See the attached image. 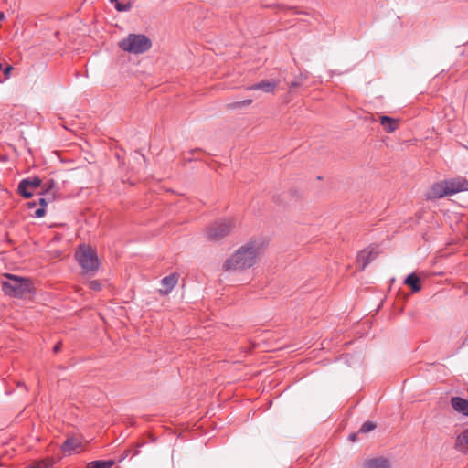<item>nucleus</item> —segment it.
Returning <instances> with one entry per match:
<instances>
[{"label": "nucleus", "mask_w": 468, "mask_h": 468, "mask_svg": "<svg viewBox=\"0 0 468 468\" xmlns=\"http://www.w3.org/2000/svg\"><path fill=\"white\" fill-rule=\"evenodd\" d=\"M264 242L261 239H251L245 245L239 247L223 263L225 271H242L251 268L262 252Z\"/></svg>", "instance_id": "obj_1"}, {"label": "nucleus", "mask_w": 468, "mask_h": 468, "mask_svg": "<svg viewBox=\"0 0 468 468\" xmlns=\"http://www.w3.org/2000/svg\"><path fill=\"white\" fill-rule=\"evenodd\" d=\"M463 191H468V180L455 177L435 183L429 190L427 197L430 199H436Z\"/></svg>", "instance_id": "obj_2"}, {"label": "nucleus", "mask_w": 468, "mask_h": 468, "mask_svg": "<svg viewBox=\"0 0 468 468\" xmlns=\"http://www.w3.org/2000/svg\"><path fill=\"white\" fill-rule=\"evenodd\" d=\"M2 290L8 296L22 298L32 292L33 285L27 278L7 274L2 282Z\"/></svg>", "instance_id": "obj_3"}, {"label": "nucleus", "mask_w": 468, "mask_h": 468, "mask_svg": "<svg viewBox=\"0 0 468 468\" xmlns=\"http://www.w3.org/2000/svg\"><path fill=\"white\" fill-rule=\"evenodd\" d=\"M119 47L123 51L131 54H142L150 49L152 42L145 35L129 34L119 42Z\"/></svg>", "instance_id": "obj_4"}, {"label": "nucleus", "mask_w": 468, "mask_h": 468, "mask_svg": "<svg viewBox=\"0 0 468 468\" xmlns=\"http://www.w3.org/2000/svg\"><path fill=\"white\" fill-rule=\"evenodd\" d=\"M75 258L86 273H94L100 266L96 251L90 246L81 244L75 252Z\"/></svg>", "instance_id": "obj_5"}, {"label": "nucleus", "mask_w": 468, "mask_h": 468, "mask_svg": "<svg viewBox=\"0 0 468 468\" xmlns=\"http://www.w3.org/2000/svg\"><path fill=\"white\" fill-rule=\"evenodd\" d=\"M235 227V220L232 218L215 221L207 229V238L212 241H218L226 237Z\"/></svg>", "instance_id": "obj_6"}, {"label": "nucleus", "mask_w": 468, "mask_h": 468, "mask_svg": "<svg viewBox=\"0 0 468 468\" xmlns=\"http://www.w3.org/2000/svg\"><path fill=\"white\" fill-rule=\"evenodd\" d=\"M60 449L64 455H71L73 453H79L83 449V445L80 441H64Z\"/></svg>", "instance_id": "obj_7"}, {"label": "nucleus", "mask_w": 468, "mask_h": 468, "mask_svg": "<svg viewBox=\"0 0 468 468\" xmlns=\"http://www.w3.org/2000/svg\"><path fill=\"white\" fill-rule=\"evenodd\" d=\"M177 282L178 275L176 273H172L166 277H164L161 281L162 288L160 289V292L164 294L169 293L176 285Z\"/></svg>", "instance_id": "obj_8"}, {"label": "nucleus", "mask_w": 468, "mask_h": 468, "mask_svg": "<svg viewBox=\"0 0 468 468\" xmlns=\"http://www.w3.org/2000/svg\"><path fill=\"white\" fill-rule=\"evenodd\" d=\"M362 468H390V463L384 457H376L366 460Z\"/></svg>", "instance_id": "obj_9"}, {"label": "nucleus", "mask_w": 468, "mask_h": 468, "mask_svg": "<svg viewBox=\"0 0 468 468\" xmlns=\"http://www.w3.org/2000/svg\"><path fill=\"white\" fill-rule=\"evenodd\" d=\"M453 410L459 413L468 416V400L460 397H453L451 399Z\"/></svg>", "instance_id": "obj_10"}, {"label": "nucleus", "mask_w": 468, "mask_h": 468, "mask_svg": "<svg viewBox=\"0 0 468 468\" xmlns=\"http://www.w3.org/2000/svg\"><path fill=\"white\" fill-rule=\"evenodd\" d=\"M278 85V81H274V80H263V81H261L259 83H256L254 85H251L250 87H248V90H263L264 92H272L275 88L277 87Z\"/></svg>", "instance_id": "obj_11"}, {"label": "nucleus", "mask_w": 468, "mask_h": 468, "mask_svg": "<svg viewBox=\"0 0 468 468\" xmlns=\"http://www.w3.org/2000/svg\"><path fill=\"white\" fill-rule=\"evenodd\" d=\"M376 255L371 250H362L357 255V263L360 270H364L371 261L375 259Z\"/></svg>", "instance_id": "obj_12"}, {"label": "nucleus", "mask_w": 468, "mask_h": 468, "mask_svg": "<svg viewBox=\"0 0 468 468\" xmlns=\"http://www.w3.org/2000/svg\"><path fill=\"white\" fill-rule=\"evenodd\" d=\"M380 124L383 126V129L386 133H393L399 125V120L391 118L389 116H381L380 117Z\"/></svg>", "instance_id": "obj_13"}, {"label": "nucleus", "mask_w": 468, "mask_h": 468, "mask_svg": "<svg viewBox=\"0 0 468 468\" xmlns=\"http://www.w3.org/2000/svg\"><path fill=\"white\" fill-rule=\"evenodd\" d=\"M41 179L38 177L26 178L19 183V188L24 191L26 186H30L32 190L41 186Z\"/></svg>", "instance_id": "obj_14"}, {"label": "nucleus", "mask_w": 468, "mask_h": 468, "mask_svg": "<svg viewBox=\"0 0 468 468\" xmlns=\"http://www.w3.org/2000/svg\"><path fill=\"white\" fill-rule=\"evenodd\" d=\"M404 283L410 286L414 292L420 290V279L414 273L408 275L404 281Z\"/></svg>", "instance_id": "obj_15"}, {"label": "nucleus", "mask_w": 468, "mask_h": 468, "mask_svg": "<svg viewBox=\"0 0 468 468\" xmlns=\"http://www.w3.org/2000/svg\"><path fill=\"white\" fill-rule=\"evenodd\" d=\"M113 464V460H98L89 463L87 468H112Z\"/></svg>", "instance_id": "obj_16"}, {"label": "nucleus", "mask_w": 468, "mask_h": 468, "mask_svg": "<svg viewBox=\"0 0 468 468\" xmlns=\"http://www.w3.org/2000/svg\"><path fill=\"white\" fill-rule=\"evenodd\" d=\"M53 464V458H46L44 460L35 462L32 465L27 466V468H52Z\"/></svg>", "instance_id": "obj_17"}, {"label": "nucleus", "mask_w": 468, "mask_h": 468, "mask_svg": "<svg viewBox=\"0 0 468 468\" xmlns=\"http://www.w3.org/2000/svg\"><path fill=\"white\" fill-rule=\"evenodd\" d=\"M52 192H55V195L58 193V188L56 187V184L53 180H48L43 186V189L40 191V194H45L46 196H49Z\"/></svg>", "instance_id": "obj_18"}, {"label": "nucleus", "mask_w": 468, "mask_h": 468, "mask_svg": "<svg viewBox=\"0 0 468 468\" xmlns=\"http://www.w3.org/2000/svg\"><path fill=\"white\" fill-rule=\"evenodd\" d=\"M453 448L465 454L468 452V441H453Z\"/></svg>", "instance_id": "obj_19"}, {"label": "nucleus", "mask_w": 468, "mask_h": 468, "mask_svg": "<svg viewBox=\"0 0 468 468\" xmlns=\"http://www.w3.org/2000/svg\"><path fill=\"white\" fill-rule=\"evenodd\" d=\"M112 4H114L115 8L120 12L129 11L132 7L130 2L127 3H120L119 0H110Z\"/></svg>", "instance_id": "obj_20"}, {"label": "nucleus", "mask_w": 468, "mask_h": 468, "mask_svg": "<svg viewBox=\"0 0 468 468\" xmlns=\"http://www.w3.org/2000/svg\"><path fill=\"white\" fill-rule=\"evenodd\" d=\"M252 102L251 99L232 102L229 105L231 109H240L250 105Z\"/></svg>", "instance_id": "obj_21"}, {"label": "nucleus", "mask_w": 468, "mask_h": 468, "mask_svg": "<svg viewBox=\"0 0 468 468\" xmlns=\"http://www.w3.org/2000/svg\"><path fill=\"white\" fill-rule=\"evenodd\" d=\"M376 428V424L372 421H366L359 429L360 433H367Z\"/></svg>", "instance_id": "obj_22"}, {"label": "nucleus", "mask_w": 468, "mask_h": 468, "mask_svg": "<svg viewBox=\"0 0 468 468\" xmlns=\"http://www.w3.org/2000/svg\"><path fill=\"white\" fill-rule=\"evenodd\" d=\"M55 198V192H52L49 196H46V197H39L38 204L40 205V207H44L51 201H53Z\"/></svg>", "instance_id": "obj_23"}, {"label": "nucleus", "mask_w": 468, "mask_h": 468, "mask_svg": "<svg viewBox=\"0 0 468 468\" xmlns=\"http://www.w3.org/2000/svg\"><path fill=\"white\" fill-rule=\"evenodd\" d=\"M32 189L30 188V186H26V188L23 190H21L19 187H18V192L19 194L26 197V198H29L33 196V193H32Z\"/></svg>", "instance_id": "obj_24"}, {"label": "nucleus", "mask_w": 468, "mask_h": 468, "mask_svg": "<svg viewBox=\"0 0 468 468\" xmlns=\"http://www.w3.org/2000/svg\"><path fill=\"white\" fill-rule=\"evenodd\" d=\"M89 286L91 290H94V291H100L101 288V285L98 281L90 282Z\"/></svg>", "instance_id": "obj_25"}, {"label": "nucleus", "mask_w": 468, "mask_h": 468, "mask_svg": "<svg viewBox=\"0 0 468 468\" xmlns=\"http://www.w3.org/2000/svg\"><path fill=\"white\" fill-rule=\"evenodd\" d=\"M46 214V210L44 207H39L35 211L36 218H42Z\"/></svg>", "instance_id": "obj_26"}, {"label": "nucleus", "mask_w": 468, "mask_h": 468, "mask_svg": "<svg viewBox=\"0 0 468 468\" xmlns=\"http://www.w3.org/2000/svg\"><path fill=\"white\" fill-rule=\"evenodd\" d=\"M13 69V68L11 66H8L5 69L4 72L6 76L9 75L10 71Z\"/></svg>", "instance_id": "obj_27"}, {"label": "nucleus", "mask_w": 468, "mask_h": 468, "mask_svg": "<svg viewBox=\"0 0 468 468\" xmlns=\"http://www.w3.org/2000/svg\"><path fill=\"white\" fill-rule=\"evenodd\" d=\"M60 346L61 345L60 344H57L55 346H54V352H58L59 349H60Z\"/></svg>", "instance_id": "obj_28"}, {"label": "nucleus", "mask_w": 468, "mask_h": 468, "mask_svg": "<svg viewBox=\"0 0 468 468\" xmlns=\"http://www.w3.org/2000/svg\"><path fill=\"white\" fill-rule=\"evenodd\" d=\"M463 439H468V429L466 430V431L463 433Z\"/></svg>", "instance_id": "obj_29"}, {"label": "nucleus", "mask_w": 468, "mask_h": 468, "mask_svg": "<svg viewBox=\"0 0 468 468\" xmlns=\"http://www.w3.org/2000/svg\"><path fill=\"white\" fill-rule=\"evenodd\" d=\"M348 439L353 440L356 439V434L352 433L348 436Z\"/></svg>", "instance_id": "obj_30"}, {"label": "nucleus", "mask_w": 468, "mask_h": 468, "mask_svg": "<svg viewBox=\"0 0 468 468\" xmlns=\"http://www.w3.org/2000/svg\"><path fill=\"white\" fill-rule=\"evenodd\" d=\"M5 18L4 13L0 12V20H3Z\"/></svg>", "instance_id": "obj_31"}, {"label": "nucleus", "mask_w": 468, "mask_h": 468, "mask_svg": "<svg viewBox=\"0 0 468 468\" xmlns=\"http://www.w3.org/2000/svg\"><path fill=\"white\" fill-rule=\"evenodd\" d=\"M292 87H295V86H297V84H296L295 82H292Z\"/></svg>", "instance_id": "obj_32"}, {"label": "nucleus", "mask_w": 468, "mask_h": 468, "mask_svg": "<svg viewBox=\"0 0 468 468\" xmlns=\"http://www.w3.org/2000/svg\"><path fill=\"white\" fill-rule=\"evenodd\" d=\"M2 69V64L0 63V69Z\"/></svg>", "instance_id": "obj_33"}, {"label": "nucleus", "mask_w": 468, "mask_h": 468, "mask_svg": "<svg viewBox=\"0 0 468 468\" xmlns=\"http://www.w3.org/2000/svg\"><path fill=\"white\" fill-rule=\"evenodd\" d=\"M26 468H27V467H26Z\"/></svg>", "instance_id": "obj_34"}]
</instances>
